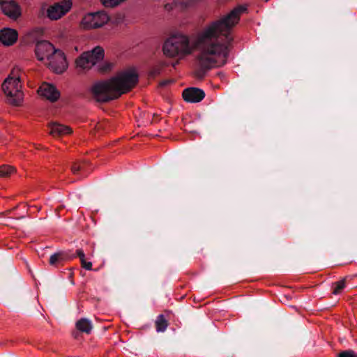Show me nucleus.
I'll return each instance as SVG.
<instances>
[{
	"label": "nucleus",
	"mask_w": 357,
	"mask_h": 357,
	"mask_svg": "<svg viewBox=\"0 0 357 357\" xmlns=\"http://www.w3.org/2000/svg\"><path fill=\"white\" fill-rule=\"evenodd\" d=\"M82 266L86 270L91 271L92 269V263L91 261H87L86 259L84 261L81 263Z\"/></svg>",
	"instance_id": "nucleus-25"
},
{
	"label": "nucleus",
	"mask_w": 357,
	"mask_h": 357,
	"mask_svg": "<svg viewBox=\"0 0 357 357\" xmlns=\"http://www.w3.org/2000/svg\"><path fill=\"white\" fill-rule=\"evenodd\" d=\"M17 39L18 33L15 29L5 27L0 30V43L3 46H12L16 43Z\"/></svg>",
	"instance_id": "nucleus-12"
},
{
	"label": "nucleus",
	"mask_w": 357,
	"mask_h": 357,
	"mask_svg": "<svg viewBox=\"0 0 357 357\" xmlns=\"http://www.w3.org/2000/svg\"><path fill=\"white\" fill-rule=\"evenodd\" d=\"M22 84L17 71L13 70L2 84V90L7 102L13 106H20L24 100Z\"/></svg>",
	"instance_id": "nucleus-4"
},
{
	"label": "nucleus",
	"mask_w": 357,
	"mask_h": 357,
	"mask_svg": "<svg viewBox=\"0 0 357 357\" xmlns=\"http://www.w3.org/2000/svg\"><path fill=\"white\" fill-rule=\"evenodd\" d=\"M66 259H67V257L63 252H56L50 256L49 264L51 266H56L63 262Z\"/></svg>",
	"instance_id": "nucleus-16"
},
{
	"label": "nucleus",
	"mask_w": 357,
	"mask_h": 357,
	"mask_svg": "<svg viewBox=\"0 0 357 357\" xmlns=\"http://www.w3.org/2000/svg\"><path fill=\"white\" fill-rule=\"evenodd\" d=\"M109 15L105 11H98L86 14L80 22V27L85 30L99 29L109 21Z\"/></svg>",
	"instance_id": "nucleus-6"
},
{
	"label": "nucleus",
	"mask_w": 357,
	"mask_h": 357,
	"mask_svg": "<svg viewBox=\"0 0 357 357\" xmlns=\"http://www.w3.org/2000/svg\"><path fill=\"white\" fill-rule=\"evenodd\" d=\"M188 35L183 32L172 33L164 42L162 52L166 57L183 59L194 52Z\"/></svg>",
	"instance_id": "nucleus-3"
},
{
	"label": "nucleus",
	"mask_w": 357,
	"mask_h": 357,
	"mask_svg": "<svg viewBox=\"0 0 357 357\" xmlns=\"http://www.w3.org/2000/svg\"><path fill=\"white\" fill-rule=\"evenodd\" d=\"M86 162L85 160H80V161H75L73 162L70 166V169L72 173L74 175L78 174V173L81 171L84 170V164H86Z\"/></svg>",
	"instance_id": "nucleus-19"
},
{
	"label": "nucleus",
	"mask_w": 357,
	"mask_h": 357,
	"mask_svg": "<svg viewBox=\"0 0 357 357\" xmlns=\"http://www.w3.org/2000/svg\"><path fill=\"white\" fill-rule=\"evenodd\" d=\"M168 322L164 315L160 314L157 317L155 321V327L158 332H163L166 330Z\"/></svg>",
	"instance_id": "nucleus-17"
},
{
	"label": "nucleus",
	"mask_w": 357,
	"mask_h": 357,
	"mask_svg": "<svg viewBox=\"0 0 357 357\" xmlns=\"http://www.w3.org/2000/svg\"><path fill=\"white\" fill-rule=\"evenodd\" d=\"M3 13L12 19H17L21 15L20 8L13 0H0Z\"/></svg>",
	"instance_id": "nucleus-11"
},
{
	"label": "nucleus",
	"mask_w": 357,
	"mask_h": 357,
	"mask_svg": "<svg viewBox=\"0 0 357 357\" xmlns=\"http://www.w3.org/2000/svg\"><path fill=\"white\" fill-rule=\"evenodd\" d=\"M76 328L82 333L89 334L93 328L92 323L86 318H82L76 322Z\"/></svg>",
	"instance_id": "nucleus-15"
},
{
	"label": "nucleus",
	"mask_w": 357,
	"mask_h": 357,
	"mask_svg": "<svg viewBox=\"0 0 357 357\" xmlns=\"http://www.w3.org/2000/svg\"><path fill=\"white\" fill-rule=\"evenodd\" d=\"M37 92L42 98L52 102H56L60 98V92L56 86L47 82L43 83Z\"/></svg>",
	"instance_id": "nucleus-10"
},
{
	"label": "nucleus",
	"mask_w": 357,
	"mask_h": 357,
	"mask_svg": "<svg viewBox=\"0 0 357 357\" xmlns=\"http://www.w3.org/2000/svg\"><path fill=\"white\" fill-rule=\"evenodd\" d=\"M333 285L334 287L333 294L335 295L340 294L342 292V291L344 289V288L345 287V280L342 279L340 281H337V282L333 283Z\"/></svg>",
	"instance_id": "nucleus-20"
},
{
	"label": "nucleus",
	"mask_w": 357,
	"mask_h": 357,
	"mask_svg": "<svg viewBox=\"0 0 357 357\" xmlns=\"http://www.w3.org/2000/svg\"><path fill=\"white\" fill-rule=\"evenodd\" d=\"M246 10V6H238L197 34L195 45L199 52L196 61L202 70L221 67L227 63L229 46L234 40L231 31Z\"/></svg>",
	"instance_id": "nucleus-1"
},
{
	"label": "nucleus",
	"mask_w": 357,
	"mask_h": 357,
	"mask_svg": "<svg viewBox=\"0 0 357 357\" xmlns=\"http://www.w3.org/2000/svg\"><path fill=\"white\" fill-rule=\"evenodd\" d=\"M138 82V75L133 68L121 71L112 78L93 84L90 92L97 102H107L119 98L132 89Z\"/></svg>",
	"instance_id": "nucleus-2"
},
{
	"label": "nucleus",
	"mask_w": 357,
	"mask_h": 357,
	"mask_svg": "<svg viewBox=\"0 0 357 357\" xmlns=\"http://www.w3.org/2000/svg\"><path fill=\"white\" fill-rule=\"evenodd\" d=\"M182 95L183 99L189 102H200L205 96L204 91L197 88L185 89Z\"/></svg>",
	"instance_id": "nucleus-13"
},
{
	"label": "nucleus",
	"mask_w": 357,
	"mask_h": 357,
	"mask_svg": "<svg viewBox=\"0 0 357 357\" xmlns=\"http://www.w3.org/2000/svg\"><path fill=\"white\" fill-rule=\"evenodd\" d=\"M337 357H357V354L354 351L349 349L339 353Z\"/></svg>",
	"instance_id": "nucleus-22"
},
{
	"label": "nucleus",
	"mask_w": 357,
	"mask_h": 357,
	"mask_svg": "<svg viewBox=\"0 0 357 357\" xmlns=\"http://www.w3.org/2000/svg\"><path fill=\"white\" fill-rule=\"evenodd\" d=\"M48 126L50 129V134L55 137L70 135L73 132L70 127L56 122L50 123Z\"/></svg>",
	"instance_id": "nucleus-14"
},
{
	"label": "nucleus",
	"mask_w": 357,
	"mask_h": 357,
	"mask_svg": "<svg viewBox=\"0 0 357 357\" xmlns=\"http://www.w3.org/2000/svg\"><path fill=\"white\" fill-rule=\"evenodd\" d=\"M125 1L126 0H100V2L105 8H114Z\"/></svg>",
	"instance_id": "nucleus-21"
},
{
	"label": "nucleus",
	"mask_w": 357,
	"mask_h": 357,
	"mask_svg": "<svg viewBox=\"0 0 357 357\" xmlns=\"http://www.w3.org/2000/svg\"><path fill=\"white\" fill-rule=\"evenodd\" d=\"M112 67V64H109L107 68H106V70H109V69H111Z\"/></svg>",
	"instance_id": "nucleus-26"
},
{
	"label": "nucleus",
	"mask_w": 357,
	"mask_h": 357,
	"mask_svg": "<svg viewBox=\"0 0 357 357\" xmlns=\"http://www.w3.org/2000/svg\"><path fill=\"white\" fill-rule=\"evenodd\" d=\"M71 0H61L52 5L42 6V10L45 16L50 20L55 21L66 15L72 8Z\"/></svg>",
	"instance_id": "nucleus-7"
},
{
	"label": "nucleus",
	"mask_w": 357,
	"mask_h": 357,
	"mask_svg": "<svg viewBox=\"0 0 357 357\" xmlns=\"http://www.w3.org/2000/svg\"><path fill=\"white\" fill-rule=\"evenodd\" d=\"M45 64L57 74L65 72L68 66L65 54L59 49L56 50Z\"/></svg>",
	"instance_id": "nucleus-8"
},
{
	"label": "nucleus",
	"mask_w": 357,
	"mask_h": 357,
	"mask_svg": "<svg viewBox=\"0 0 357 357\" xmlns=\"http://www.w3.org/2000/svg\"><path fill=\"white\" fill-rule=\"evenodd\" d=\"M15 172V167L10 165H1L0 167V178H8Z\"/></svg>",
	"instance_id": "nucleus-18"
},
{
	"label": "nucleus",
	"mask_w": 357,
	"mask_h": 357,
	"mask_svg": "<svg viewBox=\"0 0 357 357\" xmlns=\"http://www.w3.org/2000/svg\"><path fill=\"white\" fill-rule=\"evenodd\" d=\"M56 50L52 43L44 40L36 44L35 52L37 59L45 63Z\"/></svg>",
	"instance_id": "nucleus-9"
},
{
	"label": "nucleus",
	"mask_w": 357,
	"mask_h": 357,
	"mask_svg": "<svg viewBox=\"0 0 357 357\" xmlns=\"http://www.w3.org/2000/svg\"><path fill=\"white\" fill-rule=\"evenodd\" d=\"M104 58V50L97 46L91 51L82 53L75 60L76 70L79 73H84L91 69L96 63L102 61Z\"/></svg>",
	"instance_id": "nucleus-5"
},
{
	"label": "nucleus",
	"mask_w": 357,
	"mask_h": 357,
	"mask_svg": "<svg viewBox=\"0 0 357 357\" xmlns=\"http://www.w3.org/2000/svg\"><path fill=\"white\" fill-rule=\"evenodd\" d=\"M76 254L79 257L81 263L85 261L86 256H85V254H84V251L82 250H81V249L77 250L76 251Z\"/></svg>",
	"instance_id": "nucleus-23"
},
{
	"label": "nucleus",
	"mask_w": 357,
	"mask_h": 357,
	"mask_svg": "<svg viewBox=\"0 0 357 357\" xmlns=\"http://www.w3.org/2000/svg\"><path fill=\"white\" fill-rule=\"evenodd\" d=\"M76 254L79 257L81 263L85 261L86 256H85V254H84V251L82 250H81V249L77 250L76 251Z\"/></svg>",
	"instance_id": "nucleus-24"
}]
</instances>
